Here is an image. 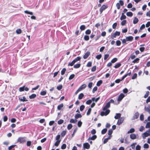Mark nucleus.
<instances>
[{
	"instance_id": "nucleus-1",
	"label": "nucleus",
	"mask_w": 150,
	"mask_h": 150,
	"mask_svg": "<svg viewBox=\"0 0 150 150\" xmlns=\"http://www.w3.org/2000/svg\"><path fill=\"white\" fill-rule=\"evenodd\" d=\"M110 104L109 103H107L105 106L103 108V111L106 110L105 112L104 111H102L100 113V115L103 116H106L108 115L110 112V110L109 109H107L108 108H110Z\"/></svg>"
},
{
	"instance_id": "nucleus-2",
	"label": "nucleus",
	"mask_w": 150,
	"mask_h": 150,
	"mask_svg": "<svg viewBox=\"0 0 150 150\" xmlns=\"http://www.w3.org/2000/svg\"><path fill=\"white\" fill-rule=\"evenodd\" d=\"M19 90L20 92H22L24 91H29V88L27 87H26L25 86H24L22 87H20Z\"/></svg>"
},
{
	"instance_id": "nucleus-3",
	"label": "nucleus",
	"mask_w": 150,
	"mask_h": 150,
	"mask_svg": "<svg viewBox=\"0 0 150 150\" xmlns=\"http://www.w3.org/2000/svg\"><path fill=\"white\" fill-rule=\"evenodd\" d=\"M25 137H19L17 140V142L23 144L25 142Z\"/></svg>"
},
{
	"instance_id": "nucleus-4",
	"label": "nucleus",
	"mask_w": 150,
	"mask_h": 150,
	"mask_svg": "<svg viewBox=\"0 0 150 150\" xmlns=\"http://www.w3.org/2000/svg\"><path fill=\"white\" fill-rule=\"evenodd\" d=\"M108 7V6L107 5H103L99 9L100 14H101L103 12V11L105 10L106 8H107Z\"/></svg>"
},
{
	"instance_id": "nucleus-5",
	"label": "nucleus",
	"mask_w": 150,
	"mask_h": 150,
	"mask_svg": "<svg viewBox=\"0 0 150 150\" xmlns=\"http://www.w3.org/2000/svg\"><path fill=\"white\" fill-rule=\"evenodd\" d=\"M119 2V3H118L116 4V6L118 9H119L120 8V6H122L124 4L123 1L122 0H120Z\"/></svg>"
},
{
	"instance_id": "nucleus-6",
	"label": "nucleus",
	"mask_w": 150,
	"mask_h": 150,
	"mask_svg": "<svg viewBox=\"0 0 150 150\" xmlns=\"http://www.w3.org/2000/svg\"><path fill=\"white\" fill-rule=\"evenodd\" d=\"M120 32L116 31L112 35L111 38L112 39H113L114 38H115L117 36H119L120 35Z\"/></svg>"
},
{
	"instance_id": "nucleus-7",
	"label": "nucleus",
	"mask_w": 150,
	"mask_h": 150,
	"mask_svg": "<svg viewBox=\"0 0 150 150\" xmlns=\"http://www.w3.org/2000/svg\"><path fill=\"white\" fill-rule=\"evenodd\" d=\"M125 97V95L124 94L122 93H121L118 96V98L117 99V101L118 102L121 101Z\"/></svg>"
},
{
	"instance_id": "nucleus-8",
	"label": "nucleus",
	"mask_w": 150,
	"mask_h": 150,
	"mask_svg": "<svg viewBox=\"0 0 150 150\" xmlns=\"http://www.w3.org/2000/svg\"><path fill=\"white\" fill-rule=\"evenodd\" d=\"M124 120V118L122 117H121L118 120L117 124L118 125H120L122 123H123Z\"/></svg>"
},
{
	"instance_id": "nucleus-9",
	"label": "nucleus",
	"mask_w": 150,
	"mask_h": 150,
	"mask_svg": "<svg viewBox=\"0 0 150 150\" xmlns=\"http://www.w3.org/2000/svg\"><path fill=\"white\" fill-rule=\"evenodd\" d=\"M83 146L84 149H88L90 147V145L88 143H84L83 144Z\"/></svg>"
},
{
	"instance_id": "nucleus-10",
	"label": "nucleus",
	"mask_w": 150,
	"mask_h": 150,
	"mask_svg": "<svg viewBox=\"0 0 150 150\" xmlns=\"http://www.w3.org/2000/svg\"><path fill=\"white\" fill-rule=\"evenodd\" d=\"M149 136H150V133H147L146 132L143 134L142 135V137L143 139H145L146 137Z\"/></svg>"
},
{
	"instance_id": "nucleus-11",
	"label": "nucleus",
	"mask_w": 150,
	"mask_h": 150,
	"mask_svg": "<svg viewBox=\"0 0 150 150\" xmlns=\"http://www.w3.org/2000/svg\"><path fill=\"white\" fill-rule=\"evenodd\" d=\"M126 39L127 40V41H132L133 39V37L132 36H129L128 37H126Z\"/></svg>"
},
{
	"instance_id": "nucleus-12",
	"label": "nucleus",
	"mask_w": 150,
	"mask_h": 150,
	"mask_svg": "<svg viewBox=\"0 0 150 150\" xmlns=\"http://www.w3.org/2000/svg\"><path fill=\"white\" fill-rule=\"evenodd\" d=\"M90 54V52L89 51H87L83 56L84 59H87Z\"/></svg>"
},
{
	"instance_id": "nucleus-13",
	"label": "nucleus",
	"mask_w": 150,
	"mask_h": 150,
	"mask_svg": "<svg viewBox=\"0 0 150 150\" xmlns=\"http://www.w3.org/2000/svg\"><path fill=\"white\" fill-rule=\"evenodd\" d=\"M86 86V84H84L82 85L81 86H80L79 88V89L81 91L82 90L85 89Z\"/></svg>"
},
{
	"instance_id": "nucleus-14",
	"label": "nucleus",
	"mask_w": 150,
	"mask_h": 150,
	"mask_svg": "<svg viewBox=\"0 0 150 150\" xmlns=\"http://www.w3.org/2000/svg\"><path fill=\"white\" fill-rule=\"evenodd\" d=\"M130 137L132 139H136V136L134 134H132L130 135Z\"/></svg>"
},
{
	"instance_id": "nucleus-15",
	"label": "nucleus",
	"mask_w": 150,
	"mask_h": 150,
	"mask_svg": "<svg viewBox=\"0 0 150 150\" xmlns=\"http://www.w3.org/2000/svg\"><path fill=\"white\" fill-rule=\"evenodd\" d=\"M82 117V115L80 114H76L75 116V118L76 120H77L79 118H81Z\"/></svg>"
},
{
	"instance_id": "nucleus-16",
	"label": "nucleus",
	"mask_w": 150,
	"mask_h": 150,
	"mask_svg": "<svg viewBox=\"0 0 150 150\" xmlns=\"http://www.w3.org/2000/svg\"><path fill=\"white\" fill-rule=\"evenodd\" d=\"M139 114L138 112H137L135 113L134 115L133 116V118L135 119H137L139 117Z\"/></svg>"
},
{
	"instance_id": "nucleus-17",
	"label": "nucleus",
	"mask_w": 150,
	"mask_h": 150,
	"mask_svg": "<svg viewBox=\"0 0 150 150\" xmlns=\"http://www.w3.org/2000/svg\"><path fill=\"white\" fill-rule=\"evenodd\" d=\"M111 137L112 136H109L107 138L105 139L103 141V143H106L108 142V140L111 139Z\"/></svg>"
},
{
	"instance_id": "nucleus-18",
	"label": "nucleus",
	"mask_w": 150,
	"mask_h": 150,
	"mask_svg": "<svg viewBox=\"0 0 150 150\" xmlns=\"http://www.w3.org/2000/svg\"><path fill=\"white\" fill-rule=\"evenodd\" d=\"M121 114L120 113H117L116 114V115L115 116V118L116 119H119L120 118H121Z\"/></svg>"
},
{
	"instance_id": "nucleus-19",
	"label": "nucleus",
	"mask_w": 150,
	"mask_h": 150,
	"mask_svg": "<svg viewBox=\"0 0 150 150\" xmlns=\"http://www.w3.org/2000/svg\"><path fill=\"white\" fill-rule=\"evenodd\" d=\"M126 18V16L124 15L123 13H122L121 16L120 18V20H124Z\"/></svg>"
},
{
	"instance_id": "nucleus-20",
	"label": "nucleus",
	"mask_w": 150,
	"mask_h": 150,
	"mask_svg": "<svg viewBox=\"0 0 150 150\" xmlns=\"http://www.w3.org/2000/svg\"><path fill=\"white\" fill-rule=\"evenodd\" d=\"M64 106L63 104V103H62L59 105L57 107V109L59 110H61L62 108Z\"/></svg>"
},
{
	"instance_id": "nucleus-21",
	"label": "nucleus",
	"mask_w": 150,
	"mask_h": 150,
	"mask_svg": "<svg viewBox=\"0 0 150 150\" xmlns=\"http://www.w3.org/2000/svg\"><path fill=\"white\" fill-rule=\"evenodd\" d=\"M84 96L83 94L82 93H80L78 96V99L79 100L83 98Z\"/></svg>"
},
{
	"instance_id": "nucleus-22",
	"label": "nucleus",
	"mask_w": 150,
	"mask_h": 150,
	"mask_svg": "<svg viewBox=\"0 0 150 150\" xmlns=\"http://www.w3.org/2000/svg\"><path fill=\"white\" fill-rule=\"evenodd\" d=\"M36 96V95L35 94H33L29 96V98L30 99H33L35 98Z\"/></svg>"
},
{
	"instance_id": "nucleus-23",
	"label": "nucleus",
	"mask_w": 150,
	"mask_h": 150,
	"mask_svg": "<svg viewBox=\"0 0 150 150\" xmlns=\"http://www.w3.org/2000/svg\"><path fill=\"white\" fill-rule=\"evenodd\" d=\"M81 59V57H77L76 58L74 59L73 60L75 63L77 62V61H79Z\"/></svg>"
},
{
	"instance_id": "nucleus-24",
	"label": "nucleus",
	"mask_w": 150,
	"mask_h": 150,
	"mask_svg": "<svg viewBox=\"0 0 150 150\" xmlns=\"http://www.w3.org/2000/svg\"><path fill=\"white\" fill-rule=\"evenodd\" d=\"M96 138H97L96 135H94L91 137H90L88 139V140L91 139V140H94Z\"/></svg>"
},
{
	"instance_id": "nucleus-25",
	"label": "nucleus",
	"mask_w": 150,
	"mask_h": 150,
	"mask_svg": "<svg viewBox=\"0 0 150 150\" xmlns=\"http://www.w3.org/2000/svg\"><path fill=\"white\" fill-rule=\"evenodd\" d=\"M19 100L20 101L23 102L27 101H28V100L26 99V98L25 96L23 97V99L19 98Z\"/></svg>"
},
{
	"instance_id": "nucleus-26",
	"label": "nucleus",
	"mask_w": 150,
	"mask_h": 150,
	"mask_svg": "<svg viewBox=\"0 0 150 150\" xmlns=\"http://www.w3.org/2000/svg\"><path fill=\"white\" fill-rule=\"evenodd\" d=\"M121 65V64L120 63H117L114 66V67L115 68H118Z\"/></svg>"
},
{
	"instance_id": "nucleus-27",
	"label": "nucleus",
	"mask_w": 150,
	"mask_h": 150,
	"mask_svg": "<svg viewBox=\"0 0 150 150\" xmlns=\"http://www.w3.org/2000/svg\"><path fill=\"white\" fill-rule=\"evenodd\" d=\"M138 19L136 17H135L133 21V23L134 24H136L138 22Z\"/></svg>"
},
{
	"instance_id": "nucleus-28",
	"label": "nucleus",
	"mask_w": 150,
	"mask_h": 150,
	"mask_svg": "<svg viewBox=\"0 0 150 150\" xmlns=\"http://www.w3.org/2000/svg\"><path fill=\"white\" fill-rule=\"evenodd\" d=\"M135 132V129L134 128H132L129 131H128L127 132L128 134H129L130 133H132L134 132Z\"/></svg>"
},
{
	"instance_id": "nucleus-29",
	"label": "nucleus",
	"mask_w": 150,
	"mask_h": 150,
	"mask_svg": "<svg viewBox=\"0 0 150 150\" xmlns=\"http://www.w3.org/2000/svg\"><path fill=\"white\" fill-rule=\"evenodd\" d=\"M126 15L129 17H132L133 16V13L131 12H128L126 13Z\"/></svg>"
},
{
	"instance_id": "nucleus-30",
	"label": "nucleus",
	"mask_w": 150,
	"mask_h": 150,
	"mask_svg": "<svg viewBox=\"0 0 150 150\" xmlns=\"http://www.w3.org/2000/svg\"><path fill=\"white\" fill-rule=\"evenodd\" d=\"M77 122V120H74L73 119H71L70 121V122L71 123H75Z\"/></svg>"
},
{
	"instance_id": "nucleus-31",
	"label": "nucleus",
	"mask_w": 150,
	"mask_h": 150,
	"mask_svg": "<svg viewBox=\"0 0 150 150\" xmlns=\"http://www.w3.org/2000/svg\"><path fill=\"white\" fill-rule=\"evenodd\" d=\"M103 81L101 80L98 81L96 85L97 86H100L102 83Z\"/></svg>"
},
{
	"instance_id": "nucleus-32",
	"label": "nucleus",
	"mask_w": 150,
	"mask_h": 150,
	"mask_svg": "<svg viewBox=\"0 0 150 150\" xmlns=\"http://www.w3.org/2000/svg\"><path fill=\"white\" fill-rule=\"evenodd\" d=\"M81 65L80 64H77L75 65L74 66V67L76 69L80 67Z\"/></svg>"
},
{
	"instance_id": "nucleus-33",
	"label": "nucleus",
	"mask_w": 150,
	"mask_h": 150,
	"mask_svg": "<svg viewBox=\"0 0 150 150\" xmlns=\"http://www.w3.org/2000/svg\"><path fill=\"white\" fill-rule=\"evenodd\" d=\"M60 142L61 140H57L54 143V145L56 146H59Z\"/></svg>"
},
{
	"instance_id": "nucleus-34",
	"label": "nucleus",
	"mask_w": 150,
	"mask_h": 150,
	"mask_svg": "<svg viewBox=\"0 0 150 150\" xmlns=\"http://www.w3.org/2000/svg\"><path fill=\"white\" fill-rule=\"evenodd\" d=\"M66 71V69L65 68H63L62 70L61 71V74L62 75H63L64 74Z\"/></svg>"
},
{
	"instance_id": "nucleus-35",
	"label": "nucleus",
	"mask_w": 150,
	"mask_h": 150,
	"mask_svg": "<svg viewBox=\"0 0 150 150\" xmlns=\"http://www.w3.org/2000/svg\"><path fill=\"white\" fill-rule=\"evenodd\" d=\"M139 58H137L133 61L132 62L134 63H137L139 62Z\"/></svg>"
},
{
	"instance_id": "nucleus-36",
	"label": "nucleus",
	"mask_w": 150,
	"mask_h": 150,
	"mask_svg": "<svg viewBox=\"0 0 150 150\" xmlns=\"http://www.w3.org/2000/svg\"><path fill=\"white\" fill-rule=\"evenodd\" d=\"M66 131L64 130L62 131L61 133V135L62 137H64L66 134Z\"/></svg>"
},
{
	"instance_id": "nucleus-37",
	"label": "nucleus",
	"mask_w": 150,
	"mask_h": 150,
	"mask_svg": "<svg viewBox=\"0 0 150 150\" xmlns=\"http://www.w3.org/2000/svg\"><path fill=\"white\" fill-rule=\"evenodd\" d=\"M113 132V130L112 129H110L108 130V134L109 135V136H112L111 134H112Z\"/></svg>"
},
{
	"instance_id": "nucleus-38",
	"label": "nucleus",
	"mask_w": 150,
	"mask_h": 150,
	"mask_svg": "<svg viewBox=\"0 0 150 150\" xmlns=\"http://www.w3.org/2000/svg\"><path fill=\"white\" fill-rule=\"evenodd\" d=\"M64 122V121L63 120L60 119L58 121L57 123L59 125H61Z\"/></svg>"
},
{
	"instance_id": "nucleus-39",
	"label": "nucleus",
	"mask_w": 150,
	"mask_h": 150,
	"mask_svg": "<svg viewBox=\"0 0 150 150\" xmlns=\"http://www.w3.org/2000/svg\"><path fill=\"white\" fill-rule=\"evenodd\" d=\"M107 129L106 128H105L103 129L101 131V134H105L107 132Z\"/></svg>"
},
{
	"instance_id": "nucleus-40",
	"label": "nucleus",
	"mask_w": 150,
	"mask_h": 150,
	"mask_svg": "<svg viewBox=\"0 0 150 150\" xmlns=\"http://www.w3.org/2000/svg\"><path fill=\"white\" fill-rule=\"evenodd\" d=\"M84 40L86 41H88L89 40V38L88 36L87 35H85L84 37Z\"/></svg>"
},
{
	"instance_id": "nucleus-41",
	"label": "nucleus",
	"mask_w": 150,
	"mask_h": 150,
	"mask_svg": "<svg viewBox=\"0 0 150 150\" xmlns=\"http://www.w3.org/2000/svg\"><path fill=\"white\" fill-rule=\"evenodd\" d=\"M137 77V74L136 73H134V74L132 77V79H136Z\"/></svg>"
},
{
	"instance_id": "nucleus-42",
	"label": "nucleus",
	"mask_w": 150,
	"mask_h": 150,
	"mask_svg": "<svg viewBox=\"0 0 150 150\" xmlns=\"http://www.w3.org/2000/svg\"><path fill=\"white\" fill-rule=\"evenodd\" d=\"M75 63L73 60L71 62L69 63L68 64V66H72Z\"/></svg>"
},
{
	"instance_id": "nucleus-43",
	"label": "nucleus",
	"mask_w": 150,
	"mask_h": 150,
	"mask_svg": "<svg viewBox=\"0 0 150 150\" xmlns=\"http://www.w3.org/2000/svg\"><path fill=\"white\" fill-rule=\"evenodd\" d=\"M24 13H25L29 14L31 15H33V13L32 12L29 11L27 10H26L24 11Z\"/></svg>"
},
{
	"instance_id": "nucleus-44",
	"label": "nucleus",
	"mask_w": 150,
	"mask_h": 150,
	"mask_svg": "<svg viewBox=\"0 0 150 150\" xmlns=\"http://www.w3.org/2000/svg\"><path fill=\"white\" fill-rule=\"evenodd\" d=\"M47 93V92L46 91H42L41 92L40 94L42 96L45 95Z\"/></svg>"
},
{
	"instance_id": "nucleus-45",
	"label": "nucleus",
	"mask_w": 150,
	"mask_h": 150,
	"mask_svg": "<svg viewBox=\"0 0 150 150\" xmlns=\"http://www.w3.org/2000/svg\"><path fill=\"white\" fill-rule=\"evenodd\" d=\"M22 30L20 29H18L16 30V33L18 34H20Z\"/></svg>"
},
{
	"instance_id": "nucleus-46",
	"label": "nucleus",
	"mask_w": 150,
	"mask_h": 150,
	"mask_svg": "<svg viewBox=\"0 0 150 150\" xmlns=\"http://www.w3.org/2000/svg\"><path fill=\"white\" fill-rule=\"evenodd\" d=\"M66 144H63L61 146V148L62 149H65L66 148Z\"/></svg>"
},
{
	"instance_id": "nucleus-47",
	"label": "nucleus",
	"mask_w": 150,
	"mask_h": 150,
	"mask_svg": "<svg viewBox=\"0 0 150 150\" xmlns=\"http://www.w3.org/2000/svg\"><path fill=\"white\" fill-rule=\"evenodd\" d=\"M72 125L71 124H69L68 125L67 128L68 130H70L72 128Z\"/></svg>"
},
{
	"instance_id": "nucleus-48",
	"label": "nucleus",
	"mask_w": 150,
	"mask_h": 150,
	"mask_svg": "<svg viewBox=\"0 0 150 150\" xmlns=\"http://www.w3.org/2000/svg\"><path fill=\"white\" fill-rule=\"evenodd\" d=\"M96 69V66H93L91 69V71L92 72L95 71Z\"/></svg>"
},
{
	"instance_id": "nucleus-49",
	"label": "nucleus",
	"mask_w": 150,
	"mask_h": 150,
	"mask_svg": "<svg viewBox=\"0 0 150 150\" xmlns=\"http://www.w3.org/2000/svg\"><path fill=\"white\" fill-rule=\"evenodd\" d=\"M57 88L58 90H60L62 88V85H59L57 87Z\"/></svg>"
},
{
	"instance_id": "nucleus-50",
	"label": "nucleus",
	"mask_w": 150,
	"mask_h": 150,
	"mask_svg": "<svg viewBox=\"0 0 150 150\" xmlns=\"http://www.w3.org/2000/svg\"><path fill=\"white\" fill-rule=\"evenodd\" d=\"M127 21L126 20H123L121 22V25H124L126 24Z\"/></svg>"
},
{
	"instance_id": "nucleus-51",
	"label": "nucleus",
	"mask_w": 150,
	"mask_h": 150,
	"mask_svg": "<svg viewBox=\"0 0 150 150\" xmlns=\"http://www.w3.org/2000/svg\"><path fill=\"white\" fill-rule=\"evenodd\" d=\"M75 76V75L74 74H72L70 75L69 77V79L70 80L72 79Z\"/></svg>"
},
{
	"instance_id": "nucleus-52",
	"label": "nucleus",
	"mask_w": 150,
	"mask_h": 150,
	"mask_svg": "<svg viewBox=\"0 0 150 150\" xmlns=\"http://www.w3.org/2000/svg\"><path fill=\"white\" fill-rule=\"evenodd\" d=\"M102 57V55L101 54H99L97 55L96 56V58L98 60H99L101 59Z\"/></svg>"
},
{
	"instance_id": "nucleus-53",
	"label": "nucleus",
	"mask_w": 150,
	"mask_h": 150,
	"mask_svg": "<svg viewBox=\"0 0 150 150\" xmlns=\"http://www.w3.org/2000/svg\"><path fill=\"white\" fill-rule=\"evenodd\" d=\"M82 123L81 121H78L77 125L79 127H80L81 126Z\"/></svg>"
},
{
	"instance_id": "nucleus-54",
	"label": "nucleus",
	"mask_w": 150,
	"mask_h": 150,
	"mask_svg": "<svg viewBox=\"0 0 150 150\" xmlns=\"http://www.w3.org/2000/svg\"><path fill=\"white\" fill-rule=\"evenodd\" d=\"M117 59L116 58H114L111 61V62L112 63H114L117 61Z\"/></svg>"
},
{
	"instance_id": "nucleus-55",
	"label": "nucleus",
	"mask_w": 150,
	"mask_h": 150,
	"mask_svg": "<svg viewBox=\"0 0 150 150\" xmlns=\"http://www.w3.org/2000/svg\"><path fill=\"white\" fill-rule=\"evenodd\" d=\"M91 111V108H89L88 110L86 113V115H90Z\"/></svg>"
},
{
	"instance_id": "nucleus-56",
	"label": "nucleus",
	"mask_w": 150,
	"mask_h": 150,
	"mask_svg": "<svg viewBox=\"0 0 150 150\" xmlns=\"http://www.w3.org/2000/svg\"><path fill=\"white\" fill-rule=\"evenodd\" d=\"M86 28L85 26L84 25H82L81 26L80 29L81 30H84Z\"/></svg>"
},
{
	"instance_id": "nucleus-57",
	"label": "nucleus",
	"mask_w": 150,
	"mask_h": 150,
	"mask_svg": "<svg viewBox=\"0 0 150 150\" xmlns=\"http://www.w3.org/2000/svg\"><path fill=\"white\" fill-rule=\"evenodd\" d=\"M116 44L117 46H120L121 44V42L119 40H117L116 41Z\"/></svg>"
},
{
	"instance_id": "nucleus-58",
	"label": "nucleus",
	"mask_w": 150,
	"mask_h": 150,
	"mask_svg": "<svg viewBox=\"0 0 150 150\" xmlns=\"http://www.w3.org/2000/svg\"><path fill=\"white\" fill-rule=\"evenodd\" d=\"M144 149H148L149 148V145L146 143L144 145Z\"/></svg>"
},
{
	"instance_id": "nucleus-59",
	"label": "nucleus",
	"mask_w": 150,
	"mask_h": 150,
	"mask_svg": "<svg viewBox=\"0 0 150 150\" xmlns=\"http://www.w3.org/2000/svg\"><path fill=\"white\" fill-rule=\"evenodd\" d=\"M85 108V106L83 105H81L80 107V110L81 111H83Z\"/></svg>"
},
{
	"instance_id": "nucleus-60",
	"label": "nucleus",
	"mask_w": 150,
	"mask_h": 150,
	"mask_svg": "<svg viewBox=\"0 0 150 150\" xmlns=\"http://www.w3.org/2000/svg\"><path fill=\"white\" fill-rule=\"evenodd\" d=\"M92 62H88L86 65V66L88 67H90L91 66H92Z\"/></svg>"
},
{
	"instance_id": "nucleus-61",
	"label": "nucleus",
	"mask_w": 150,
	"mask_h": 150,
	"mask_svg": "<svg viewBox=\"0 0 150 150\" xmlns=\"http://www.w3.org/2000/svg\"><path fill=\"white\" fill-rule=\"evenodd\" d=\"M149 91H146V93L144 96V97L145 98H146L149 95Z\"/></svg>"
},
{
	"instance_id": "nucleus-62",
	"label": "nucleus",
	"mask_w": 150,
	"mask_h": 150,
	"mask_svg": "<svg viewBox=\"0 0 150 150\" xmlns=\"http://www.w3.org/2000/svg\"><path fill=\"white\" fill-rule=\"evenodd\" d=\"M16 146V145H12L10 146H9L8 148V150H11V149L13 148H14L15 146Z\"/></svg>"
},
{
	"instance_id": "nucleus-63",
	"label": "nucleus",
	"mask_w": 150,
	"mask_h": 150,
	"mask_svg": "<svg viewBox=\"0 0 150 150\" xmlns=\"http://www.w3.org/2000/svg\"><path fill=\"white\" fill-rule=\"evenodd\" d=\"M109 55L108 54H105L104 55V59L105 60L107 59L109 57Z\"/></svg>"
},
{
	"instance_id": "nucleus-64",
	"label": "nucleus",
	"mask_w": 150,
	"mask_h": 150,
	"mask_svg": "<svg viewBox=\"0 0 150 150\" xmlns=\"http://www.w3.org/2000/svg\"><path fill=\"white\" fill-rule=\"evenodd\" d=\"M150 127V122H148L145 126V128H149Z\"/></svg>"
}]
</instances>
